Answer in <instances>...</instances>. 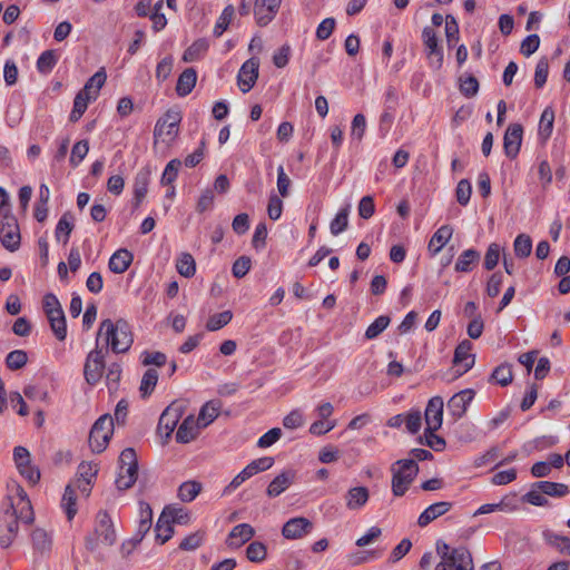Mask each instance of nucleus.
Segmentation results:
<instances>
[{
    "instance_id": "423d86ee",
    "label": "nucleus",
    "mask_w": 570,
    "mask_h": 570,
    "mask_svg": "<svg viewBox=\"0 0 570 570\" xmlns=\"http://www.w3.org/2000/svg\"><path fill=\"white\" fill-rule=\"evenodd\" d=\"M96 343V347L88 353L83 365L85 381L91 386H95L101 380L106 367L105 354L98 346V340Z\"/></svg>"
},
{
    "instance_id": "5701e85b",
    "label": "nucleus",
    "mask_w": 570,
    "mask_h": 570,
    "mask_svg": "<svg viewBox=\"0 0 570 570\" xmlns=\"http://www.w3.org/2000/svg\"><path fill=\"white\" fill-rule=\"evenodd\" d=\"M452 508L451 502L440 501L429 505L419 517L417 524L420 527H426L436 518L445 514Z\"/></svg>"
},
{
    "instance_id": "7c9ffc66",
    "label": "nucleus",
    "mask_w": 570,
    "mask_h": 570,
    "mask_svg": "<svg viewBox=\"0 0 570 570\" xmlns=\"http://www.w3.org/2000/svg\"><path fill=\"white\" fill-rule=\"evenodd\" d=\"M480 253L476 249H465L458 257L454 269L460 273H469L473 266L480 261Z\"/></svg>"
},
{
    "instance_id": "f704fd0d",
    "label": "nucleus",
    "mask_w": 570,
    "mask_h": 570,
    "mask_svg": "<svg viewBox=\"0 0 570 570\" xmlns=\"http://www.w3.org/2000/svg\"><path fill=\"white\" fill-rule=\"evenodd\" d=\"M137 475L138 466H126L125 469H119L115 481L117 489L120 491L130 489L135 484Z\"/></svg>"
},
{
    "instance_id": "cd10ccee",
    "label": "nucleus",
    "mask_w": 570,
    "mask_h": 570,
    "mask_svg": "<svg viewBox=\"0 0 570 570\" xmlns=\"http://www.w3.org/2000/svg\"><path fill=\"white\" fill-rule=\"evenodd\" d=\"M220 407L222 402L218 400H210L202 406L198 417L196 419L202 428H206L215 421L219 415Z\"/></svg>"
},
{
    "instance_id": "0eeeda50",
    "label": "nucleus",
    "mask_w": 570,
    "mask_h": 570,
    "mask_svg": "<svg viewBox=\"0 0 570 570\" xmlns=\"http://www.w3.org/2000/svg\"><path fill=\"white\" fill-rule=\"evenodd\" d=\"M20 229L17 218L12 214L3 215L0 222V242L9 252H16L20 247Z\"/></svg>"
},
{
    "instance_id": "1a4fd4ad",
    "label": "nucleus",
    "mask_w": 570,
    "mask_h": 570,
    "mask_svg": "<svg viewBox=\"0 0 570 570\" xmlns=\"http://www.w3.org/2000/svg\"><path fill=\"white\" fill-rule=\"evenodd\" d=\"M434 570H474L471 552L465 547L454 548L452 556L440 561Z\"/></svg>"
},
{
    "instance_id": "412c9836",
    "label": "nucleus",
    "mask_w": 570,
    "mask_h": 570,
    "mask_svg": "<svg viewBox=\"0 0 570 570\" xmlns=\"http://www.w3.org/2000/svg\"><path fill=\"white\" fill-rule=\"evenodd\" d=\"M255 535V529L248 523L235 525L226 540L229 548H239Z\"/></svg>"
},
{
    "instance_id": "338daca9",
    "label": "nucleus",
    "mask_w": 570,
    "mask_h": 570,
    "mask_svg": "<svg viewBox=\"0 0 570 570\" xmlns=\"http://www.w3.org/2000/svg\"><path fill=\"white\" fill-rule=\"evenodd\" d=\"M365 129H366L365 116L363 114H356L352 120L351 137L353 139H356L357 141H361L365 134Z\"/></svg>"
},
{
    "instance_id": "de8ad7c7",
    "label": "nucleus",
    "mask_w": 570,
    "mask_h": 570,
    "mask_svg": "<svg viewBox=\"0 0 570 570\" xmlns=\"http://www.w3.org/2000/svg\"><path fill=\"white\" fill-rule=\"evenodd\" d=\"M514 254L519 258H525L531 254L532 239L527 234H520L515 237L513 243Z\"/></svg>"
},
{
    "instance_id": "a18cd8bd",
    "label": "nucleus",
    "mask_w": 570,
    "mask_h": 570,
    "mask_svg": "<svg viewBox=\"0 0 570 570\" xmlns=\"http://www.w3.org/2000/svg\"><path fill=\"white\" fill-rule=\"evenodd\" d=\"M208 49V42L206 39H198L194 41L184 52L183 59L186 62L196 61L205 53Z\"/></svg>"
},
{
    "instance_id": "72a5a7b5",
    "label": "nucleus",
    "mask_w": 570,
    "mask_h": 570,
    "mask_svg": "<svg viewBox=\"0 0 570 570\" xmlns=\"http://www.w3.org/2000/svg\"><path fill=\"white\" fill-rule=\"evenodd\" d=\"M533 487L540 490L543 494L554 498H561L569 493V488L564 483L539 481L533 483Z\"/></svg>"
},
{
    "instance_id": "3c124183",
    "label": "nucleus",
    "mask_w": 570,
    "mask_h": 570,
    "mask_svg": "<svg viewBox=\"0 0 570 570\" xmlns=\"http://www.w3.org/2000/svg\"><path fill=\"white\" fill-rule=\"evenodd\" d=\"M391 318L386 315L379 316L365 331L366 340H374L389 326Z\"/></svg>"
},
{
    "instance_id": "39448f33",
    "label": "nucleus",
    "mask_w": 570,
    "mask_h": 570,
    "mask_svg": "<svg viewBox=\"0 0 570 570\" xmlns=\"http://www.w3.org/2000/svg\"><path fill=\"white\" fill-rule=\"evenodd\" d=\"M114 433V419L109 414H104L97 419L89 433V445L95 453H101L106 450L109 440Z\"/></svg>"
},
{
    "instance_id": "b1692460",
    "label": "nucleus",
    "mask_w": 570,
    "mask_h": 570,
    "mask_svg": "<svg viewBox=\"0 0 570 570\" xmlns=\"http://www.w3.org/2000/svg\"><path fill=\"white\" fill-rule=\"evenodd\" d=\"M132 259L134 256L128 249L120 248L111 255L108 267L115 274H122L129 268Z\"/></svg>"
},
{
    "instance_id": "13d9d810",
    "label": "nucleus",
    "mask_w": 570,
    "mask_h": 570,
    "mask_svg": "<svg viewBox=\"0 0 570 570\" xmlns=\"http://www.w3.org/2000/svg\"><path fill=\"white\" fill-rule=\"evenodd\" d=\"M479 81L474 76L460 77V91L464 97H474L479 91Z\"/></svg>"
},
{
    "instance_id": "6e6552de",
    "label": "nucleus",
    "mask_w": 570,
    "mask_h": 570,
    "mask_svg": "<svg viewBox=\"0 0 570 570\" xmlns=\"http://www.w3.org/2000/svg\"><path fill=\"white\" fill-rule=\"evenodd\" d=\"M181 116L179 111L168 110L156 122L154 135L164 141H171L178 134Z\"/></svg>"
},
{
    "instance_id": "49530a36",
    "label": "nucleus",
    "mask_w": 570,
    "mask_h": 570,
    "mask_svg": "<svg viewBox=\"0 0 570 570\" xmlns=\"http://www.w3.org/2000/svg\"><path fill=\"white\" fill-rule=\"evenodd\" d=\"M200 490L202 484L197 481L184 482L178 489V498L183 502H190L199 494Z\"/></svg>"
},
{
    "instance_id": "c03bdc74",
    "label": "nucleus",
    "mask_w": 570,
    "mask_h": 570,
    "mask_svg": "<svg viewBox=\"0 0 570 570\" xmlns=\"http://www.w3.org/2000/svg\"><path fill=\"white\" fill-rule=\"evenodd\" d=\"M107 79V75L105 72V69L101 68L98 70L94 76H91L87 82L85 83L81 91H85L88 95H96V98L98 97L99 90L102 88Z\"/></svg>"
},
{
    "instance_id": "864d4df0",
    "label": "nucleus",
    "mask_w": 570,
    "mask_h": 570,
    "mask_svg": "<svg viewBox=\"0 0 570 570\" xmlns=\"http://www.w3.org/2000/svg\"><path fill=\"white\" fill-rule=\"evenodd\" d=\"M491 380H494L501 386H508L513 380L511 365L501 364L497 366L491 374Z\"/></svg>"
},
{
    "instance_id": "603ef678",
    "label": "nucleus",
    "mask_w": 570,
    "mask_h": 570,
    "mask_svg": "<svg viewBox=\"0 0 570 570\" xmlns=\"http://www.w3.org/2000/svg\"><path fill=\"white\" fill-rule=\"evenodd\" d=\"M267 548L261 541H253L246 549V557L250 562H262L266 559Z\"/></svg>"
},
{
    "instance_id": "6ab92c4d",
    "label": "nucleus",
    "mask_w": 570,
    "mask_h": 570,
    "mask_svg": "<svg viewBox=\"0 0 570 570\" xmlns=\"http://www.w3.org/2000/svg\"><path fill=\"white\" fill-rule=\"evenodd\" d=\"M472 343L469 340H463L458 344L454 351L453 364L463 365V371L459 373L462 375L470 371L475 362V355L471 353Z\"/></svg>"
},
{
    "instance_id": "e433bc0d",
    "label": "nucleus",
    "mask_w": 570,
    "mask_h": 570,
    "mask_svg": "<svg viewBox=\"0 0 570 570\" xmlns=\"http://www.w3.org/2000/svg\"><path fill=\"white\" fill-rule=\"evenodd\" d=\"M274 458L272 456L256 459L243 469V474L247 475L249 479L258 472H264L271 469L274 465Z\"/></svg>"
},
{
    "instance_id": "a19ab883",
    "label": "nucleus",
    "mask_w": 570,
    "mask_h": 570,
    "mask_svg": "<svg viewBox=\"0 0 570 570\" xmlns=\"http://www.w3.org/2000/svg\"><path fill=\"white\" fill-rule=\"evenodd\" d=\"M350 205L341 208L334 219L330 224L331 234L337 236L348 226Z\"/></svg>"
},
{
    "instance_id": "6e6d98bb",
    "label": "nucleus",
    "mask_w": 570,
    "mask_h": 570,
    "mask_svg": "<svg viewBox=\"0 0 570 570\" xmlns=\"http://www.w3.org/2000/svg\"><path fill=\"white\" fill-rule=\"evenodd\" d=\"M161 514L169 518L171 523L186 524L189 521V514L183 508L166 505Z\"/></svg>"
},
{
    "instance_id": "e2e57ef3",
    "label": "nucleus",
    "mask_w": 570,
    "mask_h": 570,
    "mask_svg": "<svg viewBox=\"0 0 570 570\" xmlns=\"http://www.w3.org/2000/svg\"><path fill=\"white\" fill-rule=\"evenodd\" d=\"M381 554L382 553L379 550L354 552L347 556V561L351 566L355 567L364 562H367L368 560L377 559L381 557Z\"/></svg>"
},
{
    "instance_id": "20e7f679",
    "label": "nucleus",
    "mask_w": 570,
    "mask_h": 570,
    "mask_svg": "<svg viewBox=\"0 0 570 570\" xmlns=\"http://www.w3.org/2000/svg\"><path fill=\"white\" fill-rule=\"evenodd\" d=\"M8 505L0 514V547L9 548L14 541L19 531L20 512L14 507L12 497H8Z\"/></svg>"
},
{
    "instance_id": "7ed1b4c3",
    "label": "nucleus",
    "mask_w": 570,
    "mask_h": 570,
    "mask_svg": "<svg viewBox=\"0 0 570 570\" xmlns=\"http://www.w3.org/2000/svg\"><path fill=\"white\" fill-rule=\"evenodd\" d=\"M419 472L417 463L412 459L399 460L392 465V492L402 497L407 491Z\"/></svg>"
},
{
    "instance_id": "ddd939ff",
    "label": "nucleus",
    "mask_w": 570,
    "mask_h": 570,
    "mask_svg": "<svg viewBox=\"0 0 570 570\" xmlns=\"http://www.w3.org/2000/svg\"><path fill=\"white\" fill-rule=\"evenodd\" d=\"M259 61L256 58L246 60L239 69L237 80L239 89L246 94L248 92L258 78Z\"/></svg>"
},
{
    "instance_id": "09e8293b",
    "label": "nucleus",
    "mask_w": 570,
    "mask_h": 570,
    "mask_svg": "<svg viewBox=\"0 0 570 570\" xmlns=\"http://www.w3.org/2000/svg\"><path fill=\"white\" fill-rule=\"evenodd\" d=\"M233 318L232 311H224L217 314L212 315L207 323H206V330L209 332H215L224 326H226Z\"/></svg>"
},
{
    "instance_id": "2eb2a0df",
    "label": "nucleus",
    "mask_w": 570,
    "mask_h": 570,
    "mask_svg": "<svg viewBox=\"0 0 570 570\" xmlns=\"http://www.w3.org/2000/svg\"><path fill=\"white\" fill-rule=\"evenodd\" d=\"M312 529L313 523L307 518L296 517L284 523L282 534L286 539L295 540L308 534Z\"/></svg>"
},
{
    "instance_id": "4468645a",
    "label": "nucleus",
    "mask_w": 570,
    "mask_h": 570,
    "mask_svg": "<svg viewBox=\"0 0 570 570\" xmlns=\"http://www.w3.org/2000/svg\"><path fill=\"white\" fill-rule=\"evenodd\" d=\"M183 405L178 402H173L168 405L159 417L158 430L160 432L164 431L165 435L169 436L177 426V423L183 415Z\"/></svg>"
},
{
    "instance_id": "4be33fe9",
    "label": "nucleus",
    "mask_w": 570,
    "mask_h": 570,
    "mask_svg": "<svg viewBox=\"0 0 570 570\" xmlns=\"http://www.w3.org/2000/svg\"><path fill=\"white\" fill-rule=\"evenodd\" d=\"M200 429L203 428L195 416L188 415L177 430L176 441L183 444L189 443L198 435Z\"/></svg>"
},
{
    "instance_id": "9b49d317",
    "label": "nucleus",
    "mask_w": 570,
    "mask_h": 570,
    "mask_svg": "<svg viewBox=\"0 0 570 570\" xmlns=\"http://www.w3.org/2000/svg\"><path fill=\"white\" fill-rule=\"evenodd\" d=\"M475 391L472 389H465L455 393L448 401V411L454 421L463 417L466 413L468 406L473 401Z\"/></svg>"
},
{
    "instance_id": "79ce46f5",
    "label": "nucleus",
    "mask_w": 570,
    "mask_h": 570,
    "mask_svg": "<svg viewBox=\"0 0 570 570\" xmlns=\"http://www.w3.org/2000/svg\"><path fill=\"white\" fill-rule=\"evenodd\" d=\"M76 491L71 485H67L61 500V507L65 509L68 521H71L77 513Z\"/></svg>"
},
{
    "instance_id": "5fc2aeb1",
    "label": "nucleus",
    "mask_w": 570,
    "mask_h": 570,
    "mask_svg": "<svg viewBox=\"0 0 570 570\" xmlns=\"http://www.w3.org/2000/svg\"><path fill=\"white\" fill-rule=\"evenodd\" d=\"M33 548L38 551H48L51 547V539L46 530L37 528L31 533Z\"/></svg>"
},
{
    "instance_id": "bb28decb",
    "label": "nucleus",
    "mask_w": 570,
    "mask_h": 570,
    "mask_svg": "<svg viewBox=\"0 0 570 570\" xmlns=\"http://www.w3.org/2000/svg\"><path fill=\"white\" fill-rule=\"evenodd\" d=\"M197 81V72L194 68L185 69L178 77L176 92L179 97H185L191 92Z\"/></svg>"
},
{
    "instance_id": "c85d7f7f",
    "label": "nucleus",
    "mask_w": 570,
    "mask_h": 570,
    "mask_svg": "<svg viewBox=\"0 0 570 570\" xmlns=\"http://www.w3.org/2000/svg\"><path fill=\"white\" fill-rule=\"evenodd\" d=\"M453 228L450 225L441 226L431 237L429 242V249L433 255L438 254L445 244L451 239Z\"/></svg>"
},
{
    "instance_id": "f8f14e48",
    "label": "nucleus",
    "mask_w": 570,
    "mask_h": 570,
    "mask_svg": "<svg viewBox=\"0 0 570 570\" xmlns=\"http://www.w3.org/2000/svg\"><path fill=\"white\" fill-rule=\"evenodd\" d=\"M523 127L520 124H510L504 132L503 149L508 158L514 159L522 144Z\"/></svg>"
},
{
    "instance_id": "9d476101",
    "label": "nucleus",
    "mask_w": 570,
    "mask_h": 570,
    "mask_svg": "<svg viewBox=\"0 0 570 570\" xmlns=\"http://www.w3.org/2000/svg\"><path fill=\"white\" fill-rule=\"evenodd\" d=\"M422 38L428 50L426 56L430 59V65L439 70L443 65V50L439 47V40L434 29L424 27Z\"/></svg>"
},
{
    "instance_id": "473e14b6",
    "label": "nucleus",
    "mask_w": 570,
    "mask_h": 570,
    "mask_svg": "<svg viewBox=\"0 0 570 570\" xmlns=\"http://www.w3.org/2000/svg\"><path fill=\"white\" fill-rule=\"evenodd\" d=\"M544 541L556 548L559 552L570 556V538L566 535H560L551 530H546L542 533Z\"/></svg>"
},
{
    "instance_id": "c9c22d12",
    "label": "nucleus",
    "mask_w": 570,
    "mask_h": 570,
    "mask_svg": "<svg viewBox=\"0 0 570 570\" xmlns=\"http://www.w3.org/2000/svg\"><path fill=\"white\" fill-rule=\"evenodd\" d=\"M155 532L156 540L160 544L166 543L174 534V527L169 518H166L165 515L160 514L155 527Z\"/></svg>"
},
{
    "instance_id": "4c0bfd02",
    "label": "nucleus",
    "mask_w": 570,
    "mask_h": 570,
    "mask_svg": "<svg viewBox=\"0 0 570 570\" xmlns=\"http://www.w3.org/2000/svg\"><path fill=\"white\" fill-rule=\"evenodd\" d=\"M72 229H73V216L70 213H65L60 217V219L56 226L55 236H56L57 240L59 242L61 239V237L63 236V244H66L69 239V236H70Z\"/></svg>"
},
{
    "instance_id": "f3484780",
    "label": "nucleus",
    "mask_w": 570,
    "mask_h": 570,
    "mask_svg": "<svg viewBox=\"0 0 570 570\" xmlns=\"http://www.w3.org/2000/svg\"><path fill=\"white\" fill-rule=\"evenodd\" d=\"M443 400L441 396H433L426 405L425 409V423H426V431H438L442 425V419H443Z\"/></svg>"
},
{
    "instance_id": "393cba45",
    "label": "nucleus",
    "mask_w": 570,
    "mask_h": 570,
    "mask_svg": "<svg viewBox=\"0 0 570 570\" xmlns=\"http://www.w3.org/2000/svg\"><path fill=\"white\" fill-rule=\"evenodd\" d=\"M370 492L366 487L351 488L345 494L346 508L348 510H358L368 501Z\"/></svg>"
},
{
    "instance_id": "c756f323",
    "label": "nucleus",
    "mask_w": 570,
    "mask_h": 570,
    "mask_svg": "<svg viewBox=\"0 0 570 570\" xmlns=\"http://www.w3.org/2000/svg\"><path fill=\"white\" fill-rule=\"evenodd\" d=\"M96 99V95H88L85 91H79L73 100V108L69 115L71 122H77L88 108V104Z\"/></svg>"
},
{
    "instance_id": "8fccbe9b",
    "label": "nucleus",
    "mask_w": 570,
    "mask_h": 570,
    "mask_svg": "<svg viewBox=\"0 0 570 570\" xmlns=\"http://www.w3.org/2000/svg\"><path fill=\"white\" fill-rule=\"evenodd\" d=\"M28 362V354L22 350L11 351L6 356V365L11 371H17L22 368Z\"/></svg>"
},
{
    "instance_id": "4d7b16f0",
    "label": "nucleus",
    "mask_w": 570,
    "mask_h": 570,
    "mask_svg": "<svg viewBox=\"0 0 570 570\" xmlns=\"http://www.w3.org/2000/svg\"><path fill=\"white\" fill-rule=\"evenodd\" d=\"M235 9L232 4H228L223 10L220 17L218 18L215 27H214V36L220 37L223 32L228 28L233 16H234Z\"/></svg>"
},
{
    "instance_id": "f257e3e1",
    "label": "nucleus",
    "mask_w": 570,
    "mask_h": 570,
    "mask_svg": "<svg viewBox=\"0 0 570 570\" xmlns=\"http://www.w3.org/2000/svg\"><path fill=\"white\" fill-rule=\"evenodd\" d=\"M105 334L106 344L114 353H126L132 345L134 338L127 321L119 318L116 322L107 318L100 323L98 340Z\"/></svg>"
},
{
    "instance_id": "052dcab7",
    "label": "nucleus",
    "mask_w": 570,
    "mask_h": 570,
    "mask_svg": "<svg viewBox=\"0 0 570 570\" xmlns=\"http://www.w3.org/2000/svg\"><path fill=\"white\" fill-rule=\"evenodd\" d=\"M548 75H549V60L547 57H542L541 59H539V61L535 66V72H534L535 88L540 89L546 85Z\"/></svg>"
},
{
    "instance_id": "dca6fc26",
    "label": "nucleus",
    "mask_w": 570,
    "mask_h": 570,
    "mask_svg": "<svg viewBox=\"0 0 570 570\" xmlns=\"http://www.w3.org/2000/svg\"><path fill=\"white\" fill-rule=\"evenodd\" d=\"M282 0H256L254 13L261 27L267 26L279 10Z\"/></svg>"
},
{
    "instance_id": "2f4dec72",
    "label": "nucleus",
    "mask_w": 570,
    "mask_h": 570,
    "mask_svg": "<svg viewBox=\"0 0 570 570\" xmlns=\"http://www.w3.org/2000/svg\"><path fill=\"white\" fill-rule=\"evenodd\" d=\"M554 124V110L551 107H547L540 117L539 122V139L542 144H546L550 138Z\"/></svg>"
},
{
    "instance_id": "a211bd4d",
    "label": "nucleus",
    "mask_w": 570,
    "mask_h": 570,
    "mask_svg": "<svg viewBox=\"0 0 570 570\" xmlns=\"http://www.w3.org/2000/svg\"><path fill=\"white\" fill-rule=\"evenodd\" d=\"M296 472L294 470H285L276 475L268 484L266 494L269 498H276L286 491L295 481Z\"/></svg>"
},
{
    "instance_id": "ea45409f",
    "label": "nucleus",
    "mask_w": 570,
    "mask_h": 570,
    "mask_svg": "<svg viewBox=\"0 0 570 570\" xmlns=\"http://www.w3.org/2000/svg\"><path fill=\"white\" fill-rule=\"evenodd\" d=\"M58 62V56L55 50L43 51L37 60V69L42 75H48L52 71Z\"/></svg>"
},
{
    "instance_id": "69168bd1",
    "label": "nucleus",
    "mask_w": 570,
    "mask_h": 570,
    "mask_svg": "<svg viewBox=\"0 0 570 570\" xmlns=\"http://www.w3.org/2000/svg\"><path fill=\"white\" fill-rule=\"evenodd\" d=\"M204 540V532L196 531L187 535L180 543L179 549L184 551H194L199 548Z\"/></svg>"
},
{
    "instance_id": "f03ea898",
    "label": "nucleus",
    "mask_w": 570,
    "mask_h": 570,
    "mask_svg": "<svg viewBox=\"0 0 570 570\" xmlns=\"http://www.w3.org/2000/svg\"><path fill=\"white\" fill-rule=\"evenodd\" d=\"M116 540L117 534L109 513L104 510L99 511L96 515L94 531L85 538L86 549L94 552L99 544L111 547Z\"/></svg>"
},
{
    "instance_id": "37998d69",
    "label": "nucleus",
    "mask_w": 570,
    "mask_h": 570,
    "mask_svg": "<svg viewBox=\"0 0 570 570\" xmlns=\"http://www.w3.org/2000/svg\"><path fill=\"white\" fill-rule=\"evenodd\" d=\"M177 272L186 277H193L196 273V263L194 257L188 253H183L177 259L176 263Z\"/></svg>"
},
{
    "instance_id": "aec40b11",
    "label": "nucleus",
    "mask_w": 570,
    "mask_h": 570,
    "mask_svg": "<svg viewBox=\"0 0 570 570\" xmlns=\"http://www.w3.org/2000/svg\"><path fill=\"white\" fill-rule=\"evenodd\" d=\"M151 169L146 166L142 167L135 176L134 181V208H138L144 200L150 181Z\"/></svg>"
},
{
    "instance_id": "0e129e2a",
    "label": "nucleus",
    "mask_w": 570,
    "mask_h": 570,
    "mask_svg": "<svg viewBox=\"0 0 570 570\" xmlns=\"http://www.w3.org/2000/svg\"><path fill=\"white\" fill-rule=\"evenodd\" d=\"M472 194V186L468 179H461L455 189L456 200L460 205L466 206Z\"/></svg>"
},
{
    "instance_id": "680f3d73",
    "label": "nucleus",
    "mask_w": 570,
    "mask_h": 570,
    "mask_svg": "<svg viewBox=\"0 0 570 570\" xmlns=\"http://www.w3.org/2000/svg\"><path fill=\"white\" fill-rule=\"evenodd\" d=\"M181 161L177 158L171 159L165 167L160 183L164 186L173 185L176 180Z\"/></svg>"
},
{
    "instance_id": "bf43d9fd",
    "label": "nucleus",
    "mask_w": 570,
    "mask_h": 570,
    "mask_svg": "<svg viewBox=\"0 0 570 570\" xmlns=\"http://www.w3.org/2000/svg\"><path fill=\"white\" fill-rule=\"evenodd\" d=\"M89 151V141L87 139H82L77 141L72 149L70 155V165L72 167H77L80 161L87 156Z\"/></svg>"
},
{
    "instance_id": "a878e982",
    "label": "nucleus",
    "mask_w": 570,
    "mask_h": 570,
    "mask_svg": "<svg viewBox=\"0 0 570 570\" xmlns=\"http://www.w3.org/2000/svg\"><path fill=\"white\" fill-rule=\"evenodd\" d=\"M16 494L17 502H14V507L20 512L21 521L23 523H31L33 521V511L27 492L20 485H17Z\"/></svg>"
},
{
    "instance_id": "774afa93",
    "label": "nucleus",
    "mask_w": 570,
    "mask_h": 570,
    "mask_svg": "<svg viewBox=\"0 0 570 570\" xmlns=\"http://www.w3.org/2000/svg\"><path fill=\"white\" fill-rule=\"evenodd\" d=\"M404 422L406 425V430L411 434H416L422 425V415L419 410H412L406 415H404Z\"/></svg>"
},
{
    "instance_id": "58836bf2",
    "label": "nucleus",
    "mask_w": 570,
    "mask_h": 570,
    "mask_svg": "<svg viewBox=\"0 0 570 570\" xmlns=\"http://www.w3.org/2000/svg\"><path fill=\"white\" fill-rule=\"evenodd\" d=\"M158 382V372L155 368H148L141 379L139 391L142 399L148 397L155 390Z\"/></svg>"
}]
</instances>
